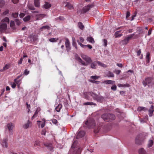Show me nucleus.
<instances>
[{
	"instance_id": "f257e3e1",
	"label": "nucleus",
	"mask_w": 154,
	"mask_h": 154,
	"mask_svg": "<svg viewBox=\"0 0 154 154\" xmlns=\"http://www.w3.org/2000/svg\"><path fill=\"white\" fill-rule=\"evenodd\" d=\"M153 80L154 79L152 77L146 78L145 80L143 81L142 84L145 87L147 85H148V86H149L150 85V84L151 83Z\"/></svg>"
},
{
	"instance_id": "f03ea898",
	"label": "nucleus",
	"mask_w": 154,
	"mask_h": 154,
	"mask_svg": "<svg viewBox=\"0 0 154 154\" xmlns=\"http://www.w3.org/2000/svg\"><path fill=\"white\" fill-rule=\"evenodd\" d=\"M85 124L89 128H94L96 125L95 121L93 120L86 121Z\"/></svg>"
},
{
	"instance_id": "7ed1b4c3",
	"label": "nucleus",
	"mask_w": 154,
	"mask_h": 154,
	"mask_svg": "<svg viewBox=\"0 0 154 154\" xmlns=\"http://www.w3.org/2000/svg\"><path fill=\"white\" fill-rule=\"evenodd\" d=\"M134 35V34H131L129 35L127 37H125L124 40L121 42V44L123 45L127 44L128 43L129 41L131 39Z\"/></svg>"
},
{
	"instance_id": "20e7f679",
	"label": "nucleus",
	"mask_w": 154,
	"mask_h": 154,
	"mask_svg": "<svg viewBox=\"0 0 154 154\" xmlns=\"http://www.w3.org/2000/svg\"><path fill=\"white\" fill-rule=\"evenodd\" d=\"M44 145L47 147L48 149H49L50 151L51 152L53 151L54 147L51 143L46 142L44 143Z\"/></svg>"
},
{
	"instance_id": "39448f33",
	"label": "nucleus",
	"mask_w": 154,
	"mask_h": 154,
	"mask_svg": "<svg viewBox=\"0 0 154 154\" xmlns=\"http://www.w3.org/2000/svg\"><path fill=\"white\" fill-rule=\"evenodd\" d=\"M85 134V132L83 131H79L76 137V139H78L83 137Z\"/></svg>"
},
{
	"instance_id": "423d86ee",
	"label": "nucleus",
	"mask_w": 154,
	"mask_h": 154,
	"mask_svg": "<svg viewBox=\"0 0 154 154\" xmlns=\"http://www.w3.org/2000/svg\"><path fill=\"white\" fill-rule=\"evenodd\" d=\"M146 136V135L144 133L140 134L137 136L136 137L143 142L144 140L145 139Z\"/></svg>"
},
{
	"instance_id": "0eeeda50",
	"label": "nucleus",
	"mask_w": 154,
	"mask_h": 154,
	"mask_svg": "<svg viewBox=\"0 0 154 154\" xmlns=\"http://www.w3.org/2000/svg\"><path fill=\"white\" fill-rule=\"evenodd\" d=\"M81 57L84 60L87 62L90 63L92 61L91 58L86 55L84 54H82Z\"/></svg>"
},
{
	"instance_id": "6e6552de",
	"label": "nucleus",
	"mask_w": 154,
	"mask_h": 154,
	"mask_svg": "<svg viewBox=\"0 0 154 154\" xmlns=\"http://www.w3.org/2000/svg\"><path fill=\"white\" fill-rule=\"evenodd\" d=\"M65 40V46L66 48V50L67 51H68L71 49V48L70 47V42L67 38H66Z\"/></svg>"
},
{
	"instance_id": "1a4fd4ad",
	"label": "nucleus",
	"mask_w": 154,
	"mask_h": 154,
	"mask_svg": "<svg viewBox=\"0 0 154 154\" xmlns=\"http://www.w3.org/2000/svg\"><path fill=\"white\" fill-rule=\"evenodd\" d=\"M94 6L93 5H88L84 7L82 9L83 13H85L87 11H88L90 8Z\"/></svg>"
},
{
	"instance_id": "9d476101",
	"label": "nucleus",
	"mask_w": 154,
	"mask_h": 154,
	"mask_svg": "<svg viewBox=\"0 0 154 154\" xmlns=\"http://www.w3.org/2000/svg\"><path fill=\"white\" fill-rule=\"evenodd\" d=\"M86 93H87V94L91 96L93 98L94 100H95L98 96V95L94 93L93 92H86ZM84 94H85V93H84Z\"/></svg>"
},
{
	"instance_id": "9b49d317",
	"label": "nucleus",
	"mask_w": 154,
	"mask_h": 154,
	"mask_svg": "<svg viewBox=\"0 0 154 154\" xmlns=\"http://www.w3.org/2000/svg\"><path fill=\"white\" fill-rule=\"evenodd\" d=\"M8 141V140L7 138L6 139H4L2 141V145L3 147H4L5 146L6 148H7L8 147V143L7 141Z\"/></svg>"
},
{
	"instance_id": "f8f14e48",
	"label": "nucleus",
	"mask_w": 154,
	"mask_h": 154,
	"mask_svg": "<svg viewBox=\"0 0 154 154\" xmlns=\"http://www.w3.org/2000/svg\"><path fill=\"white\" fill-rule=\"evenodd\" d=\"M95 100H97L98 102L102 103L104 100V98L102 96H98Z\"/></svg>"
},
{
	"instance_id": "ddd939ff",
	"label": "nucleus",
	"mask_w": 154,
	"mask_h": 154,
	"mask_svg": "<svg viewBox=\"0 0 154 154\" xmlns=\"http://www.w3.org/2000/svg\"><path fill=\"white\" fill-rule=\"evenodd\" d=\"M108 114L105 113L103 114L101 116V117L102 118L104 121L108 122Z\"/></svg>"
},
{
	"instance_id": "4468645a",
	"label": "nucleus",
	"mask_w": 154,
	"mask_h": 154,
	"mask_svg": "<svg viewBox=\"0 0 154 154\" xmlns=\"http://www.w3.org/2000/svg\"><path fill=\"white\" fill-rule=\"evenodd\" d=\"M108 121L110 120H114L115 119V116L113 114L108 113Z\"/></svg>"
},
{
	"instance_id": "2eb2a0df",
	"label": "nucleus",
	"mask_w": 154,
	"mask_h": 154,
	"mask_svg": "<svg viewBox=\"0 0 154 154\" xmlns=\"http://www.w3.org/2000/svg\"><path fill=\"white\" fill-rule=\"evenodd\" d=\"M100 129V128L99 125H96L94 128V132L96 133H98Z\"/></svg>"
},
{
	"instance_id": "dca6fc26",
	"label": "nucleus",
	"mask_w": 154,
	"mask_h": 154,
	"mask_svg": "<svg viewBox=\"0 0 154 154\" xmlns=\"http://www.w3.org/2000/svg\"><path fill=\"white\" fill-rule=\"evenodd\" d=\"M7 127L9 131H11L14 127L13 124L11 123H9L7 125Z\"/></svg>"
},
{
	"instance_id": "f3484780",
	"label": "nucleus",
	"mask_w": 154,
	"mask_h": 154,
	"mask_svg": "<svg viewBox=\"0 0 154 154\" xmlns=\"http://www.w3.org/2000/svg\"><path fill=\"white\" fill-rule=\"evenodd\" d=\"M154 112V106L153 105L151 106L150 108L149 112V116H151L152 115V114Z\"/></svg>"
},
{
	"instance_id": "a211bd4d",
	"label": "nucleus",
	"mask_w": 154,
	"mask_h": 154,
	"mask_svg": "<svg viewBox=\"0 0 154 154\" xmlns=\"http://www.w3.org/2000/svg\"><path fill=\"white\" fill-rule=\"evenodd\" d=\"M40 0H34V2L35 6L38 8L40 7Z\"/></svg>"
},
{
	"instance_id": "6ab92c4d",
	"label": "nucleus",
	"mask_w": 154,
	"mask_h": 154,
	"mask_svg": "<svg viewBox=\"0 0 154 154\" xmlns=\"http://www.w3.org/2000/svg\"><path fill=\"white\" fill-rule=\"evenodd\" d=\"M135 143L136 144L139 145L142 144L143 142L140 140L136 137L135 139Z\"/></svg>"
},
{
	"instance_id": "aec40b11",
	"label": "nucleus",
	"mask_w": 154,
	"mask_h": 154,
	"mask_svg": "<svg viewBox=\"0 0 154 154\" xmlns=\"http://www.w3.org/2000/svg\"><path fill=\"white\" fill-rule=\"evenodd\" d=\"M7 28V25L6 23H3L0 26V30L6 29Z\"/></svg>"
},
{
	"instance_id": "412c9836",
	"label": "nucleus",
	"mask_w": 154,
	"mask_h": 154,
	"mask_svg": "<svg viewBox=\"0 0 154 154\" xmlns=\"http://www.w3.org/2000/svg\"><path fill=\"white\" fill-rule=\"evenodd\" d=\"M120 30L116 32L115 33V38H117L119 37H120L122 35V34L121 33Z\"/></svg>"
},
{
	"instance_id": "4be33fe9",
	"label": "nucleus",
	"mask_w": 154,
	"mask_h": 154,
	"mask_svg": "<svg viewBox=\"0 0 154 154\" xmlns=\"http://www.w3.org/2000/svg\"><path fill=\"white\" fill-rule=\"evenodd\" d=\"M45 16V14H41L39 15L37 14L36 15V20H38L40 18H43Z\"/></svg>"
},
{
	"instance_id": "5701e85b",
	"label": "nucleus",
	"mask_w": 154,
	"mask_h": 154,
	"mask_svg": "<svg viewBox=\"0 0 154 154\" xmlns=\"http://www.w3.org/2000/svg\"><path fill=\"white\" fill-rule=\"evenodd\" d=\"M50 29V27L48 25H46L41 27L40 28V30L41 31H42L43 30V29H47L48 30H49Z\"/></svg>"
},
{
	"instance_id": "b1692460",
	"label": "nucleus",
	"mask_w": 154,
	"mask_h": 154,
	"mask_svg": "<svg viewBox=\"0 0 154 154\" xmlns=\"http://www.w3.org/2000/svg\"><path fill=\"white\" fill-rule=\"evenodd\" d=\"M139 154H146L145 150L143 148H140L139 150Z\"/></svg>"
},
{
	"instance_id": "393cba45",
	"label": "nucleus",
	"mask_w": 154,
	"mask_h": 154,
	"mask_svg": "<svg viewBox=\"0 0 154 154\" xmlns=\"http://www.w3.org/2000/svg\"><path fill=\"white\" fill-rule=\"evenodd\" d=\"M51 6V5L48 2H45V4L44 5V7L45 9H48L50 8Z\"/></svg>"
},
{
	"instance_id": "a878e982",
	"label": "nucleus",
	"mask_w": 154,
	"mask_h": 154,
	"mask_svg": "<svg viewBox=\"0 0 154 154\" xmlns=\"http://www.w3.org/2000/svg\"><path fill=\"white\" fill-rule=\"evenodd\" d=\"M147 110V109L144 107L139 106L137 109V110L140 112L141 111H145Z\"/></svg>"
},
{
	"instance_id": "bb28decb",
	"label": "nucleus",
	"mask_w": 154,
	"mask_h": 154,
	"mask_svg": "<svg viewBox=\"0 0 154 154\" xmlns=\"http://www.w3.org/2000/svg\"><path fill=\"white\" fill-rule=\"evenodd\" d=\"M83 104L85 105H94L96 106V104L95 103H93L92 102H85Z\"/></svg>"
},
{
	"instance_id": "cd10ccee",
	"label": "nucleus",
	"mask_w": 154,
	"mask_h": 154,
	"mask_svg": "<svg viewBox=\"0 0 154 154\" xmlns=\"http://www.w3.org/2000/svg\"><path fill=\"white\" fill-rule=\"evenodd\" d=\"M97 62H94L92 63L91 65V68L95 69H96V66L97 65Z\"/></svg>"
},
{
	"instance_id": "c85d7f7f",
	"label": "nucleus",
	"mask_w": 154,
	"mask_h": 154,
	"mask_svg": "<svg viewBox=\"0 0 154 154\" xmlns=\"http://www.w3.org/2000/svg\"><path fill=\"white\" fill-rule=\"evenodd\" d=\"M66 7L67 8L69 9H71L72 8H73V6L70 4L69 2H66Z\"/></svg>"
},
{
	"instance_id": "c756f323",
	"label": "nucleus",
	"mask_w": 154,
	"mask_h": 154,
	"mask_svg": "<svg viewBox=\"0 0 154 154\" xmlns=\"http://www.w3.org/2000/svg\"><path fill=\"white\" fill-rule=\"evenodd\" d=\"M62 105L60 104H59L56 107L55 109L56 111H57V112H60V109L62 108Z\"/></svg>"
},
{
	"instance_id": "7c9ffc66",
	"label": "nucleus",
	"mask_w": 154,
	"mask_h": 154,
	"mask_svg": "<svg viewBox=\"0 0 154 154\" xmlns=\"http://www.w3.org/2000/svg\"><path fill=\"white\" fill-rule=\"evenodd\" d=\"M87 41L91 42V43H94V41L93 38L91 37H88L87 38Z\"/></svg>"
},
{
	"instance_id": "2f4dec72",
	"label": "nucleus",
	"mask_w": 154,
	"mask_h": 154,
	"mask_svg": "<svg viewBox=\"0 0 154 154\" xmlns=\"http://www.w3.org/2000/svg\"><path fill=\"white\" fill-rule=\"evenodd\" d=\"M78 26L79 28L80 29L82 30H83L84 28V26L83 25L82 23V22H79L78 23Z\"/></svg>"
},
{
	"instance_id": "473e14b6",
	"label": "nucleus",
	"mask_w": 154,
	"mask_h": 154,
	"mask_svg": "<svg viewBox=\"0 0 154 154\" xmlns=\"http://www.w3.org/2000/svg\"><path fill=\"white\" fill-rule=\"evenodd\" d=\"M114 81L112 80H106L104 82V83L106 84H114V83L113 82Z\"/></svg>"
},
{
	"instance_id": "72a5a7b5",
	"label": "nucleus",
	"mask_w": 154,
	"mask_h": 154,
	"mask_svg": "<svg viewBox=\"0 0 154 154\" xmlns=\"http://www.w3.org/2000/svg\"><path fill=\"white\" fill-rule=\"evenodd\" d=\"M107 75L108 77H114L113 74L110 71H109L108 72Z\"/></svg>"
},
{
	"instance_id": "f704fd0d",
	"label": "nucleus",
	"mask_w": 154,
	"mask_h": 154,
	"mask_svg": "<svg viewBox=\"0 0 154 154\" xmlns=\"http://www.w3.org/2000/svg\"><path fill=\"white\" fill-rule=\"evenodd\" d=\"M150 53L149 52H148L147 53L146 55V62L147 63H149V56H150Z\"/></svg>"
},
{
	"instance_id": "c9c22d12",
	"label": "nucleus",
	"mask_w": 154,
	"mask_h": 154,
	"mask_svg": "<svg viewBox=\"0 0 154 154\" xmlns=\"http://www.w3.org/2000/svg\"><path fill=\"white\" fill-rule=\"evenodd\" d=\"M30 17H30V16L28 15V16H26V17H25L23 19V20H24V21H25V22L28 21L30 20Z\"/></svg>"
},
{
	"instance_id": "e433bc0d",
	"label": "nucleus",
	"mask_w": 154,
	"mask_h": 154,
	"mask_svg": "<svg viewBox=\"0 0 154 154\" xmlns=\"http://www.w3.org/2000/svg\"><path fill=\"white\" fill-rule=\"evenodd\" d=\"M30 123V121L28 120L27 123L26 124H25L23 126V128L25 129L29 127Z\"/></svg>"
},
{
	"instance_id": "4c0bfd02",
	"label": "nucleus",
	"mask_w": 154,
	"mask_h": 154,
	"mask_svg": "<svg viewBox=\"0 0 154 154\" xmlns=\"http://www.w3.org/2000/svg\"><path fill=\"white\" fill-rule=\"evenodd\" d=\"M72 41H73V43H72V45L73 46H74L75 48L77 49V46L76 45V44L75 42V40L74 38H72Z\"/></svg>"
},
{
	"instance_id": "58836bf2",
	"label": "nucleus",
	"mask_w": 154,
	"mask_h": 154,
	"mask_svg": "<svg viewBox=\"0 0 154 154\" xmlns=\"http://www.w3.org/2000/svg\"><path fill=\"white\" fill-rule=\"evenodd\" d=\"M75 59L79 62L82 61V60L77 54H75Z\"/></svg>"
},
{
	"instance_id": "ea45409f",
	"label": "nucleus",
	"mask_w": 154,
	"mask_h": 154,
	"mask_svg": "<svg viewBox=\"0 0 154 154\" xmlns=\"http://www.w3.org/2000/svg\"><path fill=\"white\" fill-rule=\"evenodd\" d=\"M97 63L98 64V65L102 66L103 67H106V65L105 64H104L103 63H102L99 62V61H97Z\"/></svg>"
},
{
	"instance_id": "a19ab883",
	"label": "nucleus",
	"mask_w": 154,
	"mask_h": 154,
	"mask_svg": "<svg viewBox=\"0 0 154 154\" xmlns=\"http://www.w3.org/2000/svg\"><path fill=\"white\" fill-rule=\"evenodd\" d=\"M153 140H150L149 142V143L148 144V147H151L152 145H153Z\"/></svg>"
},
{
	"instance_id": "79ce46f5",
	"label": "nucleus",
	"mask_w": 154,
	"mask_h": 154,
	"mask_svg": "<svg viewBox=\"0 0 154 154\" xmlns=\"http://www.w3.org/2000/svg\"><path fill=\"white\" fill-rule=\"evenodd\" d=\"M30 37L31 38H33L34 41H35L37 40L38 38H37L36 36H35V35H30Z\"/></svg>"
},
{
	"instance_id": "37998d69",
	"label": "nucleus",
	"mask_w": 154,
	"mask_h": 154,
	"mask_svg": "<svg viewBox=\"0 0 154 154\" xmlns=\"http://www.w3.org/2000/svg\"><path fill=\"white\" fill-rule=\"evenodd\" d=\"M28 7L29 8L30 10H34L35 8L34 7V6L32 5H28Z\"/></svg>"
},
{
	"instance_id": "c03bdc74",
	"label": "nucleus",
	"mask_w": 154,
	"mask_h": 154,
	"mask_svg": "<svg viewBox=\"0 0 154 154\" xmlns=\"http://www.w3.org/2000/svg\"><path fill=\"white\" fill-rule=\"evenodd\" d=\"M90 81L92 83L97 84H99L100 82L99 81H95V80H91Z\"/></svg>"
},
{
	"instance_id": "a18cd8bd",
	"label": "nucleus",
	"mask_w": 154,
	"mask_h": 154,
	"mask_svg": "<svg viewBox=\"0 0 154 154\" xmlns=\"http://www.w3.org/2000/svg\"><path fill=\"white\" fill-rule=\"evenodd\" d=\"M116 86L115 84H114L111 87V89L113 91H115L116 90Z\"/></svg>"
},
{
	"instance_id": "49530a36",
	"label": "nucleus",
	"mask_w": 154,
	"mask_h": 154,
	"mask_svg": "<svg viewBox=\"0 0 154 154\" xmlns=\"http://www.w3.org/2000/svg\"><path fill=\"white\" fill-rule=\"evenodd\" d=\"M77 142L76 141H74L73 142V144L72 145V148H75V146L77 144Z\"/></svg>"
},
{
	"instance_id": "de8ad7c7",
	"label": "nucleus",
	"mask_w": 154,
	"mask_h": 154,
	"mask_svg": "<svg viewBox=\"0 0 154 154\" xmlns=\"http://www.w3.org/2000/svg\"><path fill=\"white\" fill-rule=\"evenodd\" d=\"M99 77V76H91V78L92 79H94V80L96 79H97Z\"/></svg>"
},
{
	"instance_id": "09e8293b",
	"label": "nucleus",
	"mask_w": 154,
	"mask_h": 154,
	"mask_svg": "<svg viewBox=\"0 0 154 154\" xmlns=\"http://www.w3.org/2000/svg\"><path fill=\"white\" fill-rule=\"evenodd\" d=\"M15 23L16 24L18 25V26H19L20 25V21L18 19H16L15 20Z\"/></svg>"
},
{
	"instance_id": "8fccbe9b",
	"label": "nucleus",
	"mask_w": 154,
	"mask_h": 154,
	"mask_svg": "<svg viewBox=\"0 0 154 154\" xmlns=\"http://www.w3.org/2000/svg\"><path fill=\"white\" fill-rule=\"evenodd\" d=\"M82 150V148H79L78 149H77V150L76 152L77 154H80Z\"/></svg>"
},
{
	"instance_id": "3c124183",
	"label": "nucleus",
	"mask_w": 154,
	"mask_h": 154,
	"mask_svg": "<svg viewBox=\"0 0 154 154\" xmlns=\"http://www.w3.org/2000/svg\"><path fill=\"white\" fill-rule=\"evenodd\" d=\"M77 42L78 43V44H79L81 46V47H82V48H85V47L86 46V45H83L78 40H77Z\"/></svg>"
},
{
	"instance_id": "603ef678",
	"label": "nucleus",
	"mask_w": 154,
	"mask_h": 154,
	"mask_svg": "<svg viewBox=\"0 0 154 154\" xmlns=\"http://www.w3.org/2000/svg\"><path fill=\"white\" fill-rule=\"evenodd\" d=\"M12 15L13 17L15 18L17 17H18V13H13Z\"/></svg>"
},
{
	"instance_id": "864d4df0",
	"label": "nucleus",
	"mask_w": 154,
	"mask_h": 154,
	"mask_svg": "<svg viewBox=\"0 0 154 154\" xmlns=\"http://www.w3.org/2000/svg\"><path fill=\"white\" fill-rule=\"evenodd\" d=\"M9 67V66L8 64H6L3 67V69L4 70H6V69H8Z\"/></svg>"
},
{
	"instance_id": "5fc2aeb1",
	"label": "nucleus",
	"mask_w": 154,
	"mask_h": 154,
	"mask_svg": "<svg viewBox=\"0 0 154 154\" xmlns=\"http://www.w3.org/2000/svg\"><path fill=\"white\" fill-rule=\"evenodd\" d=\"M49 40L50 42H55L57 40H56V38H51L49 39Z\"/></svg>"
},
{
	"instance_id": "6e6d98bb",
	"label": "nucleus",
	"mask_w": 154,
	"mask_h": 154,
	"mask_svg": "<svg viewBox=\"0 0 154 154\" xmlns=\"http://www.w3.org/2000/svg\"><path fill=\"white\" fill-rule=\"evenodd\" d=\"M29 71H28L27 69H26L24 71L23 74L26 75L29 74Z\"/></svg>"
},
{
	"instance_id": "4d7b16f0",
	"label": "nucleus",
	"mask_w": 154,
	"mask_h": 154,
	"mask_svg": "<svg viewBox=\"0 0 154 154\" xmlns=\"http://www.w3.org/2000/svg\"><path fill=\"white\" fill-rule=\"evenodd\" d=\"M53 123L56 124L57 123V120L55 119H53L51 120Z\"/></svg>"
},
{
	"instance_id": "13d9d810",
	"label": "nucleus",
	"mask_w": 154,
	"mask_h": 154,
	"mask_svg": "<svg viewBox=\"0 0 154 154\" xmlns=\"http://www.w3.org/2000/svg\"><path fill=\"white\" fill-rule=\"evenodd\" d=\"M114 72L116 73L117 74H119L121 70H115L114 71Z\"/></svg>"
},
{
	"instance_id": "bf43d9fd",
	"label": "nucleus",
	"mask_w": 154,
	"mask_h": 154,
	"mask_svg": "<svg viewBox=\"0 0 154 154\" xmlns=\"http://www.w3.org/2000/svg\"><path fill=\"white\" fill-rule=\"evenodd\" d=\"M11 87L13 88H15L16 85L15 83H14V82L11 83Z\"/></svg>"
},
{
	"instance_id": "052dcab7",
	"label": "nucleus",
	"mask_w": 154,
	"mask_h": 154,
	"mask_svg": "<svg viewBox=\"0 0 154 154\" xmlns=\"http://www.w3.org/2000/svg\"><path fill=\"white\" fill-rule=\"evenodd\" d=\"M11 1L14 4H16L19 2V0H12Z\"/></svg>"
},
{
	"instance_id": "680f3d73",
	"label": "nucleus",
	"mask_w": 154,
	"mask_h": 154,
	"mask_svg": "<svg viewBox=\"0 0 154 154\" xmlns=\"http://www.w3.org/2000/svg\"><path fill=\"white\" fill-rule=\"evenodd\" d=\"M25 15V14L24 13H21L19 15L20 17L21 18H22Z\"/></svg>"
},
{
	"instance_id": "e2e57ef3",
	"label": "nucleus",
	"mask_w": 154,
	"mask_h": 154,
	"mask_svg": "<svg viewBox=\"0 0 154 154\" xmlns=\"http://www.w3.org/2000/svg\"><path fill=\"white\" fill-rule=\"evenodd\" d=\"M103 42L104 43V46L106 47L107 45V41L106 39H103Z\"/></svg>"
},
{
	"instance_id": "0e129e2a",
	"label": "nucleus",
	"mask_w": 154,
	"mask_h": 154,
	"mask_svg": "<svg viewBox=\"0 0 154 154\" xmlns=\"http://www.w3.org/2000/svg\"><path fill=\"white\" fill-rule=\"evenodd\" d=\"M46 132V131L44 129L42 130V134L43 135H45Z\"/></svg>"
},
{
	"instance_id": "69168bd1",
	"label": "nucleus",
	"mask_w": 154,
	"mask_h": 154,
	"mask_svg": "<svg viewBox=\"0 0 154 154\" xmlns=\"http://www.w3.org/2000/svg\"><path fill=\"white\" fill-rule=\"evenodd\" d=\"M43 120H44V122L41 125V127L42 128H43L44 127V126L45 125V119H44Z\"/></svg>"
},
{
	"instance_id": "338daca9",
	"label": "nucleus",
	"mask_w": 154,
	"mask_h": 154,
	"mask_svg": "<svg viewBox=\"0 0 154 154\" xmlns=\"http://www.w3.org/2000/svg\"><path fill=\"white\" fill-rule=\"evenodd\" d=\"M130 12L129 11H127L126 15V18H127L128 17L130 16Z\"/></svg>"
},
{
	"instance_id": "774afa93",
	"label": "nucleus",
	"mask_w": 154,
	"mask_h": 154,
	"mask_svg": "<svg viewBox=\"0 0 154 154\" xmlns=\"http://www.w3.org/2000/svg\"><path fill=\"white\" fill-rule=\"evenodd\" d=\"M23 60V58L22 57L20 59V60L18 61V63L19 64H21Z\"/></svg>"
}]
</instances>
